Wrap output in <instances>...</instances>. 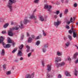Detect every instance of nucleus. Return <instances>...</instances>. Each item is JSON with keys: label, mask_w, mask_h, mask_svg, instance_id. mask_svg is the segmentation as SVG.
Instances as JSON below:
<instances>
[{"label": "nucleus", "mask_w": 78, "mask_h": 78, "mask_svg": "<svg viewBox=\"0 0 78 78\" xmlns=\"http://www.w3.org/2000/svg\"><path fill=\"white\" fill-rule=\"evenodd\" d=\"M5 40V37L3 36L0 37V44H2V45L5 48H10L11 47V44H6L4 41Z\"/></svg>", "instance_id": "f257e3e1"}, {"label": "nucleus", "mask_w": 78, "mask_h": 78, "mask_svg": "<svg viewBox=\"0 0 78 78\" xmlns=\"http://www.w3.org/2000/svg\"><path fill=\"white\" fill-rule=\"evenodd\" d=\"M15 2H16L15 0H9L8 2V5L7 6V7L9 8V9H10V12L12 11V3H15Z\"/></svg>", "instance_id": "f03ea898"}, {"label": "nucleus", "mask_w": 78, "mask_h": 78, "mask_svg": "<svg viewBox=\"0 0 78 78\" xmlns=\"http://www.w3.org/2000/svg\"><path fill=\"white\" fill-rule=\"evenodd\" d=\"M51 6L47 4H45L44 5V9H47L48 11H49V12H51Z\"/></svg>", "instance_id": "7ed1b4c3"}, {"label": "nucleus", "mask_w": 78, "mask_h": 78, "mask_svg": "<svg viewBox=\"0 0 78 78\" xmlns=\"http://www.w3.org/2000/svg\"><path fill=\"white\" fill-rule=\"evenodd\" d=\"M30 22V20L28 19V17H25V18L24 19V20L23 21V23L25 24L26 25L28 23H29Z\"/></svg>", "instance_id": "20e7f679"}, {"label": "nucleus", "mask_w": 78, "mask_h": 78, "mask_svg": "<svg viewBox=\"0 0 78 78\" xmlns=\"http://www.w3.org/2000/svg\"><path fill=\"white\" fill-rule=\"evenodd\" d=\"M34 74V73H32L31 75L30 74H27L25 78H33Z\"/></svg>", "instance_id": "39448f33"}, {"label": "nucleus", "mask_w": 78, "mask_h": 78, "mask_svg": "<svg viewBox=\"0 0 78 78\" xmlns=\"http://www.w3.org/2000/svg\"><path fill=\"white\" fill-rule=\"evenodd\" d=\"M48 46H47V44H45L42 48V51L43 53H45L46 51H47V48H48Z\"/></svg>", "instance_id": "423d86ee"}, {"label": "nucleus", "mask_w": 78, "mask_h": 78, "mask_svg": "<svg viewBox=\"0 0 78 78\" xmlns=\"http://www.w3.org/2000/svg\"><path fill=\"white\" fill-rule=\"evenodd\" d=\"M7 42L8 44H10V43H11L12 44H11V45H13V46H14V45L15 44L14 42L12 41V40H11V39L10 38H8Z\"/></svg>", "instance_id": "0eeeda50"}, {"label": "nucleus", "mask_w": 78, "mask_h": 78, "mask_svg": "<svg viewBox=\"0 0 78 78\" xmlns=\"http://www.w3.org/2000/svg\"><path fill=\"white\" fill-rule=\"evenodd\" d=\"M61 61V58L60 57H57L55 58V62L56 64V65L58 64V62H59Z\"/></svg>", "instance_id": "6e6552de"}, {"label": "nucleus", "mask_w": 78, "mask_h": 78, "mask_svg": "<svg viewBox=\"0 0 78 78\" xmlns=\"http://www.w3.org/2000/svg\"><path fill=\"white\" fill-rule=\"evenodd\" d=\"M78 33L75 31V30H74L73 31V36L74 38H76V37H78Z\"/></svg>", "instance_id": "1a4fd4ad"}, {"label": "nucleus", "mask_w": 78, "mask_h": 78, "mask_svg": "<svg viewBox=\"0 0 78 78\" xmlns=\"http://www.w3.org/2000/svg\"><path fill=\"white\" fill-rule=\"evenodd\" d=\"M65 65V63L64 62H62L61 63H58L56 65L57 67H62V66H64Z\"/></svg>", "instance_id": "9d476101"}, {"label": "nucleus", "mask_w": 78, "mask_h": 78, "mask_svg": "<svg viewBox=\"0 0 78 78\" xmlns=\"http://www.w3.org/2000/svg\"><path fill=\"white\" fill-rule=\"evenodd\" d=\"M12 29H11V30H9L8 33V35L9 36H13V35H14L13 34V33H12Z\"/></svg>", "instance_id": "9b49d317"}, {"label": "nucleus", "mask_w": 78, "mask_h": 78, "mask_svg": "<svg viewBox=\"0 0 78 78\" xmlns=\"http://www.w3.org/2000/svg\"><path fill=\"white\" fill-rule=\"evenodd\" d=\"M51 65H48L47 66V70L48 72H50L51 71Z\"/></svg>", "instance_id": "f8f14e48"}, {"label": "nucleus", "mask_w": 78, "mask_h": 78, "mask_svg": "<svg viewBox=\"0 0 78 78\" xmlns=\"http://www.w3.org/2000/svg\"><path fill=\"white\" fill-rule=\"evenodd\" d=\"M29 18L30 19H34V20H36L37 19V17L34 16V14H33L30 16Z\"/></svg>", "instance_id": "ddd939ff"}, {"label": "nucleus", "mask_w": 78, "mask_h": 78, "mask_svg": "<svg viewBox=\"0 0 78 78\" xmlns=\"http://www.w3.org/2000/svg\"><path fill=\"white\" fill-rule=\"evenodd\" d=\"M60 23H61V22L59 21L58 20L57 22H54V25L55 26H58V25H59V24H60Z\"/></svg>", "instance_id": "4468645a"}, {"label": "nucleus", "mask_w": 78, "mask_h": 78, "mask_svg": "<svg viewBox=\"0 0 78 78\" xmlns=\"http://www.w3.org/2000/svg\"><path fill=\"white\" fill-rule=\"evenodd\" d=\"M72 18H70V20L69 21H66V23L67 24V25H69L70 23H73V21H72Z\"/></svg>", "instance_id": "2eb2a0df"}, {"label": "nucleus", "mask_w": 78, "mask_h": 78, "mask_svg": "<svg viewBox=\"0 0 78 78\" xmlns=\"http://www.w3.org/2000/svg\"><path fill=\"white\" fill-rule=\"evenodd\" d=\"M40 20L41 22H43V21H44L45 22V21H46V20H45L44 19V16H43L40 17Z\"/></svg>", "instance_id": "dca6fc26"}, {"label": "nucleus", "mask_w": 78, "mask_h": 78, "mask_svg": "<svg viewBox=\"0 0 78 78\" xmlns=\"http://www.w3.org/2000/svg\"><path fill=\"white\" fill-rule=\"evenodd\" d=\"M17 55L19 56H23V53L20 51H19Z\"/></svg>", "instance_id": "f3484780"}, {"label": "nucleus", "mask_w": 78, "mask_h": 78, "mask_svg": "<svg viewBox=\"0 0 78 78\" xmlns=\"http://www.w3.org/2000/svg\"><path fill=\"white\" fill-rule=\"evenodd\" d=\"M66 47H65V48H67L70 45V42L68 41L67 42V43L65 44Z\"/></svg>", "instance_id": "a211bd4d"}, {"label": "nucleus", "mask_w": 78, "mask_h": 78, "mask_svg": "<svg viewBox=\"0 0 78 78\" xmlns=\"http://www.w3.org/2000/svg\"><path fill=\"white\" fill-rule=\"evenodd\" d=\"M32 40H33V38L31 37H30L29 39H28L27 42L28 43H31V42L32 41Z\"/></svg>", "instance_id": "6ab92c4d"}, {"label": "nucleus", "mask_w": 78, "mask_h": 78, "mask_svg": "<svg viewBox=\"0 0 78 78\" xmlns=\"http://www.w3.org/2000/svg\"><path fill=\"white\" fill-rule=\"evenodd\" d=\"M78 53L77 52H76L74 55L73 57V59H76V58H77V56L78 55Z\"/></svg>", "instance_id": "aec40b11"}, {"label": "nucleus", "mask_w": 78, "mask_h": 78, "mask_svg": "<svg viewBox=\"0 0 78 78\" xmlns=\"http://www.w3.org/2000/svg\"><path fill=\"white\" fill-rule=\"evenodd\" d=\"M19 29V27L17 26L12 29V30H18Z\"/></svg>", "instance_id": "412c9836"}, {"label": "nucleus", "mask_w": 78, "mask_h": 78, "mask_svg": "<svg viewBox=\"0 0 78 78\" xmlns=\"http://www.w3.org/2000/svg\"><path fill=\"white\" fill-rule=\"evenodd\" d=\"M5 50H4V49H3L2 50V51L1 53V54L2 56H4V55H5Z\"/></svg>", "instance_id": "4be33fe9"}, {"label": "nucleus", "mask_w": 78, "mask_h": 78, "mask_svg": "<svg viewBox=\"0 0 78 78\" xmlns=\"http://www.w3.org/2000/svg\"><path fill=\"white\" fill-rule=\"evenodd\" d=\"M65 74L66 76H70L71 75L70 74V73H68V72L67 71H66L65 72Z\"/></svg>", "instance_id": "5701e85b"}, {"label": "nucleus", "mask_w": 78, "mask_h": 78, "mask_svg": "<svg viewBox=\"0 0 78 78\" xmlns=\"http://www.w3.org/2000/svg\"><path fill=\"white\" fill-rule=\"evenodd\" d=\"M52 77L53 76H52L50 75V74H48V73H47V76H46L47 78H52Z\"/></svg>", "instance_id": "b1692460"}, {"label": "nucleus", "mask_w": 78, "mask_h": 78, "mask_svg": "<svg viewBox=\"0 0 78 78\" xmlns=\"http://www.w3.org/2000/svg\"><path fill=\"white\" fill-rule=\"evenodd\" d=\"M26 47L27 48V52H29V51H30V46L28 45L26 46Z\"/></svg>", "instance_id": "393cba45"}, {"label": "nucleus", "mask_w": 78, "mask_h": 78, "mask_svg": "<svg viewBox=\"0 0 78 78\" xmlns=\"http://www.w3.org/2000/svg\"><path fill=\"white\" fill-rule=\"evenodd\" d=\"M40 36L41 37H42V35H40L39 36H37L36 38H35V39L36 40H37V39H40Z\"/></svg>", "instance_id": "a878e982"}, {"label": "nucleus", "mask_w": 78, "mask_h": 78, "mask_svg": "<svg viewBox=\"0 0 78 78\" xmlns=\"http://www.w3.org/2000/svg\"><path fill=\"white\" fill-rule=\"evenodd\" d=\"M9 25V23H6L5 24V25H4L3 27L4 28H6Z\"/></svg>", "instance_id": "bb28decb"}, {"label": "nucleus", "mask_w": 78, "mask_h": 78, "mask_svg": "<svg viewBox=\"0 0 78 78\" xmlns=\"http://www.w3.org/2000/svg\"><path fill=\"white\" fill-rule=\"evenodd\" d=\"M67 61H69V62H71V58H70V57L69 56H68L67 57Z\"/></svg>", "instance_id": "cd10ccee"}, {"label": "nucleus", "mask_w": 78, "mask_h": 78, "mask_svg": "<svg viewBox=\"0 0 78 78\" xmlns=\"http://www.w3.org/2000/svg\"><path fill=\"white\" fill-rule=\"evenodd\" d=\"M68 37L70 41H72V36L70 35H68Z\"/></svg>", "instance_id": "c85d7f7f"}, {"label": "nucleus", "mask_w": 78, "mask_h": 78, "mask_svg": "<svg viewBox=\"0 0 78 78\" xmlns=\"http://www.w3.org/2000/svg\"><path fill=\"white\" fill-rule=\"evenodd\" d=\"M17 48H15L14 49V50L12 51V53H15L17 51Z\"/></svg>", "instance_id": "c756f323"}, {"label": "nucleus", "mask_w": 78, "mask_h": 78, "mask_svg": "<svg viewBox=\"0 0 78 78\" xmlns=\"http://www.w3.org/2000/svg\"><path fill=\"white\" fill-rule=\"evenodd\" d=\"M19 27L20 28H23L24 26H23V25L22 23L21 24L20 26H19Z\"/></svg>", "instance_id": "7c9ffc66"}, {"label": "nucleus", "mask_w": 78, "mask_h": 78, "mask_svg": "<svg viewBox=\"0 0 78 78\" xmlns=\"http://www.w3.org/2000/svg\"><path fill=\"white\" fill-rule=\"evenodd\" d=\"M68 12H69L68 9H66L65 10L64 13L65 14H67Z\"/></svg>", "instance_id": "2f4dec72"}, {"label": "nucleus", "mask_w": 78, "mask_h": 78, "mask_svg": "<svg viewBox=\"0 0 78 78\" xmlns=\"http://www.w3.org/2000/svg\"><path fill=\"white\" fill-rule=\"evenodd\" d=\"M40 42H41L40 41H38L35 44L36 45H39L40 44Z\"/></svg>", "instance_id": "473e14b6"}, {"label": "nucleus", "mask_w": 78, "mask_h": 78, "mask_svg": "<svg viewBox=\"0 0 78 78\" xmlns=\"http://www.w3.org/2000/svg\"><path fill=\"white\" fill-rule=\"evenodd\" d=\"M77 74H78V71H76V69H75V72L74 73V75L75 76H77Z\"/></svg>", "instance_id": "72a5a7b5"}, {"label": "nucleus", "mask_w": 78, "mask_h": 78, "mask_svg": "<svg viewBox=\"0 0 78 78\" xmlns=\"http://www.w3.org/2000/svg\"><path fill=\"white\" fill-rule=\"evenodd\" d=\"M23 45L21 44L20 46L19 47V48L20 50H22L23 48Z\"/></svg>", "instance_id": "f704fd0d"}, {"label": "nucleus", "mask_w": 78, "mask_h": 78, "mask_svg": "<svg viewBox=\"0 0 78 78\" xmlns=\"http://www.w3.org/2000/svg\"><path fill=\"white\" fill-rule=\"evenodd\" d=\"M39 0H34V2L35 3L37 4L39 3Z\"/></svg>", "instance_id": "c9c22d12"}, {"label": "nucleus", "mask_w": 78, "mask_h": 78, "mask_svg": "<svg viewBox=\"0 0 78 78\" xmlns=\"http://www.w3.org/2000/svg\"><path fill=\"white\" fill-rule=\"evenodd\" d=\"M57 55L58 56H61V53L59 52V51H57Z\"/></svg>", "instance_id": "e433bc0d"}, {"label": "nucleus", "mask_w": 78, "mask_h": 78, "mask_svg": "<svg viewBox=\"0 0 78 78\" xmlns=\"http://www.w3.org/2000/svg\"><path fill=\"white\" fill-rule=\"evenodd\" d=\"M43 32V34L44 36H45L46 35V33H45V32H44V30H43L42 31Z\"/></svg>", "instance_id": "4c0bfd02"}, {"label": "nucleus", "mask_w": 78, "mask_h": 78, "mask_svg": "<svg viewBox=\"0 0 78 78\" xmlns=\"http://www.w3.org/2000/svg\"><path fill=\"white\" fill-rule=\"evenodd\" d=\"M6 31H5V30H3L2 32V34H6Z\"/></svg>", "instance_id": "58836bf2"}, {"label": "nucleus", "mask_w": 78, "mask_h": 78, "mask_svg": "<svg viewBox=\"0 0 78 78\" xmlns=\"http://www.w3.org/2000/svg\"><path fill=\"white\" fill-rule=\"evenodd\" d=\"M11 73V72L10 71H8L7 72V73H6V75H10Z\"/></svg>", "instance_id": "ea45409f"}, {"label": "nucleus", "mask_w": 78, "mask_h": 78, "mask_svg": "<svg viewBox=\"0 0 78 78\" xmlns=\"http://www.w3.org/2000/svg\"><path fill=\"white\" fill-rule=\"evenodd\" d=\"M6 64H5L4 65H3V69H6Z\"/></svg>", "instance_id": "a19ab883"}, {"label": "nucleus", "mask_w": 78, "mask_h": 78, "mask_svg": "<svg viewBox=\"0 0 78 78\" xmlns=\"http://www.w3.org/2000/svg\"><path fill=\"white\" fill-rule=\"evenodd\" d=\"M65 3H66V4L67 3H69V0H65L64 1Z\"/></svg>", "instance_id": "79ce46f5"}, {"label": "nucleus", "mask_w": 78, "mask_h": 78, "mask_svg": "<svg viewBox=\"0 0 78 78\" xmlns=\"http://www.w3.org/2000/svg\"><path fill=\"white\" fill-rule=\"evenodd\" d=\"M4 20H2V18H0V22H4Z\"/></svg>", "instance_id": "37998d69"}, {"label": "nucleus", "mask_w": 78, "mask_h": 78, "mask_svg": "<svg viewBox=\"0 0 78 78\" xmlns=\"http://www.w3.org/2000/svg\"><path fill=\"white\" fill-rule=\"evenodd\" d=\"M78 5H77V4H76V3H75L74 4V7H75V8L77 7V6Z\"/></svg>", "instance_id": "c03bdc74"}, {"label": "nucleus", "mask_w": 78, "mask_h": 78, "mask_svg": "<svg viewBox=\"0 0 78 78\" xmlns=\"http://www.w3.org/2000/svg\"><path fill=\"white\" fill-rule=\"evenodd\" d=\"M31 55V52L29 53V54H28V57L29 58L30 57V56Z\"/></svg>", "instance_id": "a18cd8bd"}, {"label": "nucleus", "mask_w": 78, "mask_h": 78, "mask_svg": "<svg viewBox=\"0 0 78 78\" xmlns=\"http://www.w3.org/2000/svg\"><path fill=\"white\" fill-rule=\"evenodd\" d=\"M62 78V76H61V75L59 74L58 75V78Z\"/></svg>", "instance_id": "49530a36"}, {"label": "nucleus", "mask_w": 78, "mask_h": 78, "mask_svg": "<svg viewBox=\"0 0 78 78\" xmlns=\"http://www.w3.org/2000/svg\"><path fill=\"white\" fill-rule=\"evenodd\" d=\"M55 14H57V15H58V14H59V11H56V12H55Z\"/></svg>", "instance_id": "de8ad7c7"}, {"label": "nucleus", "mask_w": 78, "mask_h": 78, "mask_svg": "<svg viewBox=\"0 0 78 78\" xmlns=\"http://www.w3.org/2000/svg\"><path fill=\"white\" fill-rule=\"evenodd\" d=\"M42 65L43 67H44V61H42Z\"/></svg>", "instance_id": "09e8293b"}, {"label": "nucleus", "mask_w": 78, "mask_h": 78, "mask_svg": "<svg viewBox=\"0 0 78 78\" xmlns=\"http://www.w3.org/2000/svg\"><path fill=\"white\" fill-rule=\"evenodd\" d=\"M20 61H22V60H23V57H21L20 58Z\"/></svg>", "instance_id": "8fccbe9b"}, {"label": "nucleus", "mask_w": 78, "mask_h": 78, "mask_svg": "<svg viewBox=\"0 0 78 78\" xmlns=\"http://www.w3.org/2000/svg\"><path fill=\"white\" fill-rule=\"evenodd\" d=\"M73 31H72V30H70L69 31V33L70 34L71 33H73Z\"/></svg>", "instance_id": "3c124183"}, {"label": "nucleus", "mask_w": 78, "mask_h": 78, "mask_svg": "<svg viewBox=\"0 0 78 78\" xmlns=\"http://www.w3.org/2000/svg\"><path fill=\"white\" fill-rule=\"evenodd\" d=\"M78 59L76 60L75 61V64H78Z\"/></svg>", "instance_id": "603ef678"}, {"label": "nucleus", "mask_w": 78, "mask_h": 78, "mask_svg": "<svg viewBox=\"0 0 78 78\" xmlns=\"http://www.w3.org/2000/svg\"><path fill=\"white\" fill-rule=\"evenodd\" d=\"M66 28L67 29H70V27H69V26H66Z\"/></svg>", "instance_id": "864d4df0"}, {"label": "nucleus", "mask_w": 78, "mask_h": 78, "mask_svg": "<svg viewBox=\"0 0 78 78\" xmlns=\"http://www.w3.org/2000/svg\"><path fill=\"white\" fill-rule=\"evenodd\" d=\"M23 37H24V35H23L21 37V40H22V39H23Z\"/></svg>", "instance_id": "5fc2aeb1"}, {"label": "nucleus", "mask_w": 78, "mask_h": 78, "mask_svg": "<svg viewBox=\"0 0 78 78\" xmlns=\"http://www.w3.org/2000/svg\"><path fill=\"white\" fill-rule=\"evenodd\" d=\"M54 17H55V19H57L58 16H57V15H54Z\"/></svg>", "instance_id": "6e6d98bb"}, {"label": "nucleus", "mask_w": 78, "mask_h": 78, "mask_svg": "<svg viewBox=\"0 0 78 78\" xmlns=\"http://www.w3.org/2000/svg\"><path fill=\"white\" fill-rule=\"evenodd\" d=\"M61 2H62V3H64V0H61Z\"/></svg>", "instance_id": "4d7b16f0"}, {"label": "nucleus", "mask_w": 78, "mask_h": 78, "mask_svg": "<svg viewBox=\"0 0 78 78\" xmlns=\"http://www.w3.org/2000/svg\"><path fill=\"white\" fill-rule=\"evenodd\" d=\"M47 16H45L44 17V20H46V21H47Z\"/></svg>", "instance_id": "13d9d810"}, {"label": "nucleus", "mask_w": 78, "mask_h": 78, "mask_svg": "<svg viewBox=\"0 0 78 78\" xmlns=\"http://www.w3.org/2000/svg\"><path fill=\"white\" fill-rule=\"evenodd\" d=\"M31 37H32V38H33V39H34V35H31Z\"/></svg>", "instance_id": "bf43d9fd"}, {"label": "nucleus", "mask_w": 78, "mask_h": 78, "mask_svg": "<svg viewBox=\"0 0 78 78\" xmlns=\"http://www.w3.org/2000/svg\"><path fill=\"white\" fill-rule=\"evenodd\" d=\"M15 62H19V60H15Z\"/></svg>", "instance_id": "052dcab7"}, {"label": "nucleus", "mask_w": 78, "mask_h": 78, "mask_svg": "<svg viewBox=\"0 0 78 78\" xmlns=\"http://www.w3.org/2000/svg\"><path fill=\"white\" fill-rule=\"evenodd\" d=\"M56 4L57 5H59L60 4V3L59 2H58Z\"/></svg>", "instance_id": "680f3d73"}, {"label": "nucleus", "mask_w": 78, "mask_h": 78, "mask_svg": "<svg viewBox=\"0 0 78 78\" xmlns=\"http://www.w3.org/2000/svg\"><path fill=\"white\" fill-rule=\"evenodd\" d=\"M60 17H62V13H61L60 14Z\"/></svg>", "instance_id": "e2e57ef3"}, {"label": "nucleus", "mask_w": 78, "mask_h": 78, "mask_svg": "<svg viewBox=\"0 0 78 78\" xmlns=\"http://www.w3.org/2000/svg\"><path fill=\"white\" fill-rule=\"evenodd\" d=\"M27 37H28V36H29V34L28 32L27 33Z\"/></svg>", "instance_id": "0e129e2a"}, {"label": "nucleus", "mask_w": 78, "mask_h": 78, "mask_svg": "<svg viewBox=\"0 0 78 78\" xmlns=\"http://www.w3.org/2000/svg\"><path fill=\"white\" fill-rule=\"evenodd\" d=\"M73 26H72V27L71 28V30H72V31H73Z\"/></svg>", "instance_id": "69168bd1"}, {"label": "nucleus", "mask_w": 78, "mask_h": 78, "mask_svg": "<svg viewBox=\"0 0 78 78\" xmlns=\"http://www.w3.org/2000/svg\"><path fill=\"white\" fill-rule=\"evenodd\" d=\"M75 46L76 47L77 50H78V46H77V45H75Z\"/></svg>", "instance_id": "338daca9"}, {"label": "nucleus", "mask_w": 78, "mask_h": 78, "mask_svg": "<svg viewBox=\"0 0 78 78\" xmlns=\"http://www.w3.org/2000/svg\"><path fill=\"white\" fill-rule=\"evenodd\" d=\"M11 25H14V23L13 22H11Z\"/></svg>", "instance_id": "774afa93"}]
</instances>
